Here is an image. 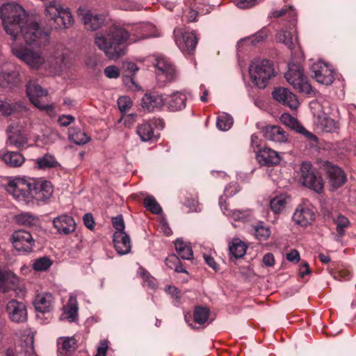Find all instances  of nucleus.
I'll list each match as a JSON object with an SVG mask.
<instances>
[{
  "label": "nucleus",
  "instance_id": "obj_22",
  "mask_svg": "<svg viewBox=\"0 0 356 356\" xmlns=\"http://www.w3.org/2000/svg\"><path fill=\"white\" fill-rule=\"evenodd\" d=\"M114 248L120 255L128 254L131 250V241L126 232H115L113 234Z\"/></svg>",
  "mask_w": 356,
  "mask_h": 356
},
{
  "label": "nucleus",
  "instance_id": "obj_49",
  "mask_svg": "<svg viewBox=\"0 0 356 356\" xmlns=\"http://www.w3.org/2000/svg\"><path fill=\"white\" fill-rule=\"evenodd\" d=\"M143 204L145 207L154 214H160L162 212V208L152 195L146 197L144 199Z\"/></svg>",
  "mask_w": 356,
  "mask_h": 356
},
{
  "label": "nucleus",
  "instance_id": "obj_19",
  "mask_svg": "<svg viewBox=\"0 0 356 356\" xmlns=\"http://www.w3.org/2000/svg\"><path fill=\"white\" fill-rule=\"evenodd\" d=\"M53 225L58 234L64 235L74 232L76 229V223L74 218L66 214L54 218Z\"/></svg>",
  "mask_w": 356,
  "mask_h": 356
},
{
  "label": "nucleus",
  "instance_id": "obj_6",
  "mask_svg": "<svg viewBox=\"0 0 356 356\" xmlns=\"http://www.w3.org/2000/svg\"><path fill=\"white\" fill-rule=\"evenodd\" d=\"M284 77L293 88L300 93L310 94L312 86L309 83L303 72L301 65L298 63H289V69Z\"/></svg>",
  "mask_w": 356,
  "mask_h": 356
},
{
  "label": "nucleus",
  "instance_id": "obj_32",
  "mask_svg": "<svg viewBox=\"0 0 356 356\" xmlns=\"http://www.w3.org/2000/svg\"><path fill=\"white\" fill-rule=\"evenodd\" d=\"M78 314V306L75 298L70 297L66 306L64 307L63 318L70 322L75 321Z\"/></svg>",
  "mask_w": 356,
  "mask_h": 356
},
{
  "label": "nucleus",
  "instance_id": "obj_20",
  "mask_svg": "<svg viewBox=\"0 0 356 356\" xmlns=\"http://www.w3.org/2000/svg\"><path fill=\"white\" fill-rule=\"evenodd\" d=\"M165 98L158 92L146 93L141 100L143 108L148 111L161 110L165 105Z\"/></svg>",
  "mask_w": 356,
  "mask_h": 356
},
{
  "label": "nucleus",
  "instance_id": "obj_35",
  "mask_svg": "<svg viewBox=\"0 0 356 356\" xmlns=\"http://www.w3.org/2000/svg\"><path fill=\"white\" fill-rule=\"evenodd\" d=\"M293 28L290 27V31L282 29L277 34V39L280 42L285 44L289 49H292L294 47V39L293 36V32H296V30H293ZM298 38L296 36L295 40L297 41Z\"/></svg>",
  "mask_w": 356,
  "mask_h": 356
},
{
  "label": "nucleus",
  "instance_id": "obj_45",
  "mask_svg": "<svg viewBox=\"0 0 356 356\" xmlns=\"http://www.w3.org/2000/svg\"><path fill=\"white\" fill-rule=\"evenodd\" d=\"M286 204V197L284 195H280L275 197L270 201V206L272 211L275 213L282 212Z\"/></svg>",
  "mask_w": 356,
  "mask_h": 356
},
{
  "label": "nucleus",
  "instance_id": "obj_53",
  "mask_svg": "<svg viewBox=\"0 0 356 356\" xmlns=\"http://www.w3.org/2000/svg\"><path fill=\"white\" fill-rule=\"evenodd\" d=\"M219 204L224 213L227 211V216L232 218L235 220H243L245 218V213L239 210L228 211L227 207L222 204V197L220 198Z\"/></svg>",
  "mask_w": 356,
  "mask_h": 356
},
{
  "label": "nucleus",
  "instance_id": "obj_57",
  "mask_svg": "<svg viewBox=\"0 0 356 356\" xmlns=\"http://www.w3.org/2000/svg\"><path fill=\"white\" fill-rule=\"evenodd\" d=\"M74 121V118L71 115H63L58 117V122L60 126L67 127Z\"/></svg>",
  "mask_w": 356,
  "mask_h": 356
},
{
  "label": "nucleus",
  "instance_id": "obj_11",
  "mask_svg": "<svg viewBox=\"0 0 356 356\" xmlns=\"http://www.w3.org/2000/svg\"><path fill=\"white\" fill-rule=\"evenodd\" d=\"M302 184L316 193L322 192L323 181L321 177H317L314 172L312 165L309 162H304L300 168Z\"/></svg>",
  "mask_w": 356,
  "mask_h": 356
},
{
  "label": "nucleus",
  "instance_id": "obj_52",
  "mask_svg": "<svg viewBox=\"0 0 356 356\" xmlns=\"http://www.w3.org/2000/svg\"><path fill=\"white\" fill-rule=\"evenodd\" d=\"M266 36L267 33L266 31L261 30L248 38L242 39L241 42H247L250 45H256L257 43L263 41L266 38Z\"/></svg>",
  "mask_w": 356,
  "mask_h": 356
},
{
  "label": "nucleus",
  "instance_id": "obj_18",
  "mask_svg": "<svg viewBox=\"0 0 356 356\" xmlns=\"http://www.w3.org/2000/svg\"><path fill=\"white\" fill-rule=\"evenodd\" d=\"M272 95L274 99L293 110L298 107L299 102L296 96L287 88H277L273 92Z\"/></svg>",
  "mask_w": 356,
  "mask_h": 356
},
{
  "label": "nucleus",
  "instance_id": "obj_56",
  "mask_svg": "<svg viewBox=\"0 0 356 356\" xmlns=\"http://www.w3.org/2000/svg\"><path fill=\"white\" fill-rule=\"evenodd\" d=\"M104 74L109 79H117L120 76V71L117 67L110 65L104 69Z\"/></svg>",
  "mask_w": 356,
  "mask_h": 356
},
{
  "label": "nucleus",
  "instance_id": "obj_47",
  "mask_svg": "<svg viewBox=\"0 0 356 356\" xmlns=\"http://www.w3.org/2000/svg\"><path fill=\"white\" fill-rule=\"evenodd\" d=\"M280 121L282 124L290 127L291 129L298 131V129L304 130V127L300 124V122L293 117L289 113H283L280 116Z\"/></svg>",
  "mask_w": 356,
  "mask_h": 356
},
{
  "label": "nucleus",
  "instance_id": "obj_9",
  "mask_svg": "<svg viewBox=\"0 0 356 356\" xmlns=\"http://www.w3.org/2000/svg\"><path fill=\"white\" fill-rule=\"evenodd\" d=\"M174 36L176 44L184 54H193L197 43V38L193 31L176 28Z\"/></svg>",
  "mask_w": 356,
  "mask_h": 356
},
{
  "label": "nucleus",
  "instance_id": "obj_48",
  "mask_svg": "<svg viewBox=\"0 0 356 356\" xmlns=\"http://www.w3.org/2000/svg\"><path fill=\"white\" fill-rule=\"evenodd\" d=\"M210 311L206 307H196L193 312L194 321L200 325L204 324L209 318Z\"/></svg>",
  "mask_w": 356,
  "mask_h": 356
},
{
  "label": "nucleus",
  "instance_id": "obj_15",
  "mask_svg": "<svg viewBox=\"0 0 356 356\" xmlns=\"http://www.w3.org/2000/svg\"><path fill=\"white\" fill-rule=\"evenodd\" d=\"M9 319L15 323H24L27 319V310L25 305L17 300L12 299L6 308Z\"/></svg>",
  "mask_w": 356,
  "mask_h": 356
},
{
  "label": "nucleus",
  "instance_id": "obj_31",
  "mask_svg": "<svg viewBox=\"0 0 356 356\" xmlns=\"http://www.w3.org/2000/svg\"><path fill=\"white\" fill-rule=\"evenodd\" d=\"M333 222L336 225V231L337 232L335 240L339 241L345 235L346 229L350 226V222L348 218L343 215H338L336 218H334Z\"/></svg>",
  "mask_w": 356,
  "mask_h": 356
},
{
  "label": "nucleus",
  "instance_id": "obj_4",
  "mask_svg": "<svg viewBox=\"0 0 356 356\" xmlns=\"http://www.w3.org/2000/svg\"><path fill=\"white\" fill-rule=\"evenodd\" d=\"M26 94L31 102L39 110L51 118L56 115L55 105L49 101L47 90L37 83L30 81L26 86Z\"/></svg>",
  "mask_w": 356,
  "mask_h": 356
},
{
  "label": "nucleus",
  "instance_id": "obj_36",
  "mask_svg": "<svg viewBox=\"0 0 356 356\" xmlns=\"http://www.w3.org/2000/svg\"><path fill=\"white\" fill-rule=\"evenodd\" d=\"M185 5L186 8L184 10L182 16L183 20L187 22H194L197 16V7L194 0H186Z\"/></svg>",
  "mask_w": 356,
  "mask_h": 356
},
{
  "label": "nucleus",
  "instance_id": "obj_25",
  "mask_svg": "<svg viewBox=\"0 0 356 356\" xmlns=\"http://www.w3.org/2000/svg\"><path fill=\"white\" fill-rule=\"evenodd\" d=\"M58 356H73L76 350V341L72 337H60L57 342Z\"/></svg>",
  "mask_w": 356,
  "mask_h": 356
},
{
  "label": "nucleus",
  "instance_id": "obj_30",
  "mask_svg": "<svg viewBox=\"0 0 356 356\" xmlns=\"http://www.w3.org/2000/svg\"><path fill=\"white\" fill-rule=\"evenodd\" d=\"M68 138L79 145H84L90 140V137L78 127H72L69 129Z\"/></svg>",
  "mask_w": 356,
  "mask_h": 356
},
{
  "label": "nucleus",
  "instance_id": "obj_61",
  "mask_svg": "<svg viewBox=\"0 0 356 356\" xmlns=\"http://www.w3.org/2000/svg\"><path fill=\"white\" fill-rule=\"evenodd\" d=\"M108 341L103 340L100 342V346L97 348V354L95 356H106L108 349Z\"/></svg>",
  "mask_w": 356,
  "mask_h": 356
},
{
  "label": "nucleus",
  "instance_id": "obj_10",
  "mask_svg": "<svg viewBox=\"0 0 356 356\" xmlns=\"http://www.w3.org/2000/svg\"><path fill=\"white\" fill-rule=\"evenodd\" d=\"M153 64L156 68V78L159 81L167 83L176 79L177 73L175 67L166 58L155 57Z\"/></svg>",
  "mask_w": 356,
  "mask_h": 356
},
{
  "label": "nucleus",
  "instance_id": "obj_21",
  "mask_svg": "<svg viewBox=\"0 0 356 356\" xmlns=\"http://www.w3.org/2000/svg\"><path fill=\"white\" fill-rule=\"evenodd\" d=\"M262 131L266 140L274 143H282L288 140L287 133L280 126L267 125L263 128Z\"/></svg>",
  "mask_w": 356,
  "mask_h": 356
},
{
  "label": "nucleus",
  "instance_id": "obj_46",
  "mask_svg": "<svg viewBox=\"0 0 356 356\" xmlns=\"http://www.w3.org/2000/svg\"><path fill=\"white\" fill-rule=\"evenodd\" d=\"M27 142V138L21 133H13L8 136V143L17 148L24 147Z\"/></svg>",
  "mask_w": 356,
  "mask_h": 356
},
{
  "label": "nucleus",
  "instance_id": "obj_1",
  "mask_svg": "<svg viewBox=\"0 0 356 356\" xmlns=\"http://www.w3.org/2000/svg\"><path fill=\"white\" fill-rule=\"evenodd\" d=\"M1 19L6 32L10 35L15 41L22 38L27 47H23L13 44V54L24 61L31 68L38 70L42 65L56 67L64 63L63 52L57 51L46 63L41 49L49 42V35L40 29L37 22H29L26 18L24 8L17 3L3 4L0 8Z\"/></svg>",
  "mask_w": 356,
  "mask_h": 356
},
{
  "label": "nucleus",
  "instance_id": "obj_62",
  "mask_svg": "<svg viewBox=\"0 0 356 356\" xmlns=\"http://www.w3.org/2000/svg\"><path fill=\"white\" fill-rule=\"evenodd\" d=\"M83 220L86 227H87L90 229H92L94 228L95 222L92 214L86 213L83 217Z\"/></svg>",
  "mask_w": 356,
  "mask_h": 356
},
{
  "label": "nucleus",
  "instance_id": "obj_50",
  "mask_svg": "<svg viewBox=\"0 0 356 356\" xmlns=\"http://www.w3.org/2000/svg\"><path fill=\"white\" fill-rule=\"evenodd\" d=\"M116 6L118 8L124 10H141L143 6L131 0H118Z\"/></svg>",
  "mask_w": 356,
  "mask_h": 356
},
{
  "label": "nucleus",
  "instance_id": "obj_39",
  "mask_svg": "<svg viewBox=\"0 0 356 356\" xmlns=\"http://www.w3.org/2000/svg\"><path fill=\"white\" fill-rule=\"evenodd\" d=\"M18 224L27 227L35 226L39 223L38 218L31 213H22L15 217Z\"/></svg>",
  "mask_w": 356,
  "mask_h": 356
},
{
  "label": "nucleus",
  "instance_id": "obj_44",
  "mask_svg": "<svg viewBox=\"0 0 356 356\" xmlns=\"http://www.w3.org/2000/svg\"><path fill=\"white\" fill-rule=\"evenodd\" d=\"M233 122V118L230 115L227 113H222L218 117L216 126L219 130L225 131L229 130L232 127Z\"/></svg>",
  "mask_w": 356,
  "mask_h": 356
},
{
  "label": "nucleus",
  "instance_id": "obj_5",
  "mask_svg": "<svg viewBox=\"0 0 356 356\" xmlns=\"http://www.w3.org/2000/svg\"><path fill=\"white\" fill-rule=\"evenodd\" d=\"M249 72L252 82L259 88H266L268 81L276 75L273 63L268 59L252 62Z\"/></svg>",
  "mask_w": 356,
  "mask_h": 356
},
{
  "label": "nucleus",
  "instance_id": "obj_63",
  "mask_svg": "<svg viewBox=\"0 0 356 356\" xmlns=\"http://www.w3.org/2000/svg\"><path fill=\"white\" fill-rule=\"evenodd\" d=\"M263 263L266 266H272L275 264L274 256L272 253H267L263 257Z\"/></svg>",
  "mask_w": 356,
  "mask_h": 356
},
{
  "label": "nucleus",
  "instance_id": "obj_38",
  "mask_svg": "<svg viewBox=\"0 0 356 356\" xmlns=\"http://www.w3.org/2000/svg\"><path fill=\"white\" fill-rule=\"evenodd\" d=\"M251 232L259 241H266L270 235L269 227L265 226L261 222L254 225Z\"/></svg>",
  "mask_w": 356,
  "mask_h": 356
},
{
  "label": "nucleus",
  "instance_id": "obj_40",
  "mask_svg": "<svg viewBox=\"0 0 356 356\" xmlns=\"http://www.w3.org/2000/svg\"><path fill=\"white\" fill-rule=\"evenodd\" d=\"M246 245L238 239L232 241L229 245V252L234 257L241 258L246 252Z\"/></svg>",
  "mask_w": 356,
  "mask_h": 356
},
{
  "label": "nucleus",
  "instance_id": "obj_27",
  "mask_svg": "<svg viewBox=\"0 0 356 356\" xmlns=\"http://www.w3.org/2000/svg\"><path fill=\"white\" fill-rule=\"evenodd\" d=\"M327 175L330 185L338 188L341 186L346 181V177L343 171L338 166L330 165L327 167Z\"/></svg>",
  "mask_w": 356,
  "mask_h": 356
},
{
  "label": "nucleus",
  "instance_id": "obj_33",
  "mask_svg": "<svg viewBox=\"0 0 356 356\" xmlns=\"http://www.w3.org/2000/svg\"><path fill=\"white\" fill-rule=\"evenodd\" d=\"M317 123L326 132L332 133L339 129V122L326 115L318 116Z\"/></svg>",
  "mask_w": 356,
  "mask_h": 356
},
{
  "label": "nucleus",
  "instance_id": "obj_34",
  "mask_svg": "<svg viewBox=\"0 0 356 356\" xmlns=\"http://www.w3.org/2000/svg\"><path fill=\"white\" fill-rule=\"evenodd\" d=\"M177 257L183 259L189 260L193 258L191 246L181 239H177L175 243Z\"/></svg>",
  "mask_w": 356,
  "mask_h": 356
},
{
  "label": "nucleus",
  "instance_id": "obj_24",
  "mask_svg": "<svg viewBox=\"0 0 356 356\" xmlns=\"http://www.w3.org/2000/svg\"><path fill=\"white\" fill-rule=\"evenodd\" d=\"M54 298L50 293L38 294L33 301L35 309L42 313H48L54 308Z\"/></svg>",
  "mask_w": 356,
  "mask_h": 356
},
{
  "label": "nucleus",
  "instance_id": "obj_16",
  "mask_svg": "<svg viewBox=\"0 0 356 356\" xmlns=\"http://www.w3.org/2000/svg\"><path fill=\"white\" fill-rule=\"evenodd\" d=\"M77 15L81 17L86 29L92 31L99 29L105 21L103 15L94 14L90 10L83 9L81 7L77 10Z\"/></svg>",
  "mask_w": 356,
  "mask_h": 356
},
{
  "label": "nucleus",
  "instance_id": "obj_2",
  "mask_svg": "<svg viewBox=\"0 0 356 356\" xmlns=\"http://www.w3.org/2000/svg\"><path fill=\"white\" fill-rule=\"evenodd\" d=\"M155 26L149 22H140L127 31L121 27H113L107 33H97L95 44L110 59H116L124 55V44H131L151 37H156Z\"/></svg>",
  "mask_w": 356,
  "mask_h": 356
},
{
  "label": "nucleus",
  "instance_id": "obj_23",
  "mask_svg": "<svg viewBox=\"0 0 356 356\" xmlns=\"http://www.w3.org/2000/svg\"><path fill=\"white\" fill-rule=\"evenodd\" d=\"M257 159L262 165L273 166L280 163L279 154L268 147H264L257 154Z\"/></svg>",
  "mask_w": 356,
  "mask_h": 356
},
{
  "label": "nucleus",
  "instance_id": "obj_55",
  "mask_svg": "<svg viewBox=\"0 0 356 356\" xmlns=\"http://www.w3.org/2000/svg\"><path fill=\"white\" fill-rule=\"evenodd\" d=\"M112 224L113 227L116 229L115 232H124V222L122 215H118L112 218Z\"/></svg>",
  "mask_w": 356,
  "mask_h": 356
},
{
  "label": "nucleus",
  "instance_id": "obj_13",
  "mask_svg": "<svg viewBox=\"0 0 356 356\" xmlns=\"http://www.w3.org/2000/svg\"><path fill=\"white\" fill-rule=\"evenodd\" d=\"M30 191V200L34 199L44 202L51 197L53 186L49 181L34 179V184H31Z\"/></svg>",
  "mask_w": 356,
  "mask_h": 356
},
{
  "label": "nucleus",
  "instance_id": "obj_64",
  "mask_svg": "<svg viewBox=\"0 0 356 356\" xmlns=\"http://www.w3.org/2000/svg\"><path fill=\"white\" fill-rule=\"evenodd\" d=\"M298 133H300L301 134H303L305 136V137L309 139L311 141L316 142L317 141V137L313 134L312 133L306 130V129L304 127V130H301L300 129H298L297 131Z\"/></svg>",
  "mask_w": 356,
  "mask_h": 356
},
{
  "label": "nucleus",
  "instance_id": "obj_3",
  "mask_svg": "<svg viewBox=\"0 0 356 356\" xmlns=\"http://www.w3.org/2000/svg\"><path fill=\"white\" fill-rule=\"evenodd\" d=\"M44 14L52 29H66L74 24L71 10L58 1H51L45 6Z\"/></svg>",
  "mask_w": 356,
  "mask_h": 356
},
{
  "label": "nucleus",
  "instance_id": "obj_41",
  "mask_svg": "<svg viewBox=\"0 0 356 356\" xmlns=\"http://www.w3.org/2000/svg\"><path fill=\"white\" fill-rule=\"evenodd\" d=\"M137 134L142 141L150 140L154 136V131L148 122H143L138 126Z\"/></svg>",
  "mask_w": 356,
  "mask_h": 356
},
{
  "label": "nucleus",
  "instance_id": "obj_37",
  "mask_svg": "<svg viewBox=\"0 0 356 356\" xmlns=\"http://www.w3.org/2000/svg\"><path fill=\"white\" fill-rule=\"evenodd\" d=\"M3 160L11 167L20 166L24 162V156L18 152H10L3 156Z\"/></svg>",
  "mask_w": 356,
  "mask_h": 356
},
{
  "label": "nucleus",
  "instance_id": "obj_29",
  "mask_svg": "<svg viewBox=\"0 0 356 356\" xmlns=\"http://www.w3.org/2000/svg\"><path fill=\"white\" fill-rule=\"evenodd\" d=\"M26 110V107L20 102L10 104L0 99V115L9 116L15 112Z\"/></svg>",
  "mask_w": 356,
  "mask_h": 356
},
{
  "label": "nucleus",
  "instance_id": "obj_7",
  "mask_svg": "<svg viewBox=\"0 0 356 356\" xmlns=\"http://www.w3.org/2000/svg\"><path fill=\"white\" fill-rule=\"evenodd\" d=\"M31 184L34 179L31 177H15L10 181L6 186V191L19 201H30Z\"/></svg>",
  "mask_w": 356,
  "mask_h": 356
},
{
  "label": "nucleus",
  "instance_id": "obj_26",
  "mask_svg": "<svg viewBox=\"0 0 356 356\" xmlns=\"http://www.w3.org/2000/svg\"><path fill=\"white\" fill-rule=\"evenodd\" d=\"M186 99L184 92H175L165 97V105L171 111H180L186 107Z\"/></svg>",
  "mask_w": 356,
  "mask_h": 356
},
{
  "label": "nucleus",
  "instance_id": "obj_14",
  "mask_svg": "<svg viewBox=\"0 0 356 356\" xmlns=\"http://www.w3.org/2000/svg\"><path fill=\"white\" fill-rule=\"evenodd\" d=\"M14 248L18 252H30L34 245V240L31 234L24 229L15 231L12 235Z\"/></svg>",
  "mask_w": 356,
  "mask_h": 356
},
{
  "label": "nucleus",
  "instance_id": "obj_60",
  "mask_svg": "<svg viewBox=\"0 0 356 356\" xmlns=\"http://www.w3.org/2000/svg\"><path fill=\"white\" fill-rule=\"evenodd\" d=\"M286 258L291 262L298 263L300 261V254L296 250H292L286 254Z\"/></svg>",
  "mask_w": 356,
  "mask_h": 356
},
{
  "label": "nucleus",
  "instance_id": "obj_51",
  "mask_svg": "<svg viewBox=\"0 0 356 356\" xmlns=\"http://www.w3.org/2000/svg\"><path fill=\"white\" fill-rule=\"evenodd\" d=\"M51 265V260L47 257H43L35 261L33 268L37 271H44L49 268Z\"/></svg>",
  "mask_w": 356,
  "mask_h": 356
},
{
  "label": "nucleus",
  "instance_id": "obj_28",
  "mask_svg": "<svg viewBox=\"0 0 356 356\" xmlns=\"http://www.w3.org/2000/svg\"><path fill=\"white\" fill-rule=\"evenodd\" d=\"M19 73L16 71L1 72L0 73V86L14 89L19 86Z\"/></svg>",
  "mask_w": 356,
  "mask_h": 356
},
{
  "label": "nucleus",
  "instance_id": "obj_43",
  "mask_svg": "<svg viewBox=\"0 0 356 356\" xmlns=\"http://www.w3.org/2000/svg\"><path fill=\"white\" fill-rule=\"evenodd\" d=\"M36 163L40 169L55 168L58 165L55 157L50 154H45L42 157L38 158Z\"/></svg>",
  "mask_w": 356,
  "mask_h": 356
},
{
  "label": "nucleus",
  "instance_id": "obj_8",
  "mask_svg": "<svg viewBox=\"0 0 356 356\" xmlns=\"http://www.w3.org/2000/svg\"><path fill=\"white\" fill-rule=\"evenodd\" d=\"M316 212L315 207L309 201H303L296 209L292 220L298 226L307 227L314 222Z\"/></svg>",
  "mask_w": 356,
  "mask_h": 356
},
{
  "label": "nucleus",
  "instance_id": "obj_12",
  "mask_svg": "<svg viewBox=\"0 0 356 356\" xmlns=\"http://www.w3.org/2000/svg\"><path fill=\"white\" fill-rule=\"evenodd\" d=\"M312 76L315 80L323 85L330 86L334 80L335 72L334 69L324 62L318 61L311 67Z\"/></svg>",
  "mask_w": 356,
  "mask_h": 356
},
{
  "label": "nucleus",
  "instance_id": "obj_59",
  "mask_svg": "<svg viewBox=\"0 0 356 356\" xmlns=\"http://www.w3.org/2000/svg\"><path fill=\"white\" fill-rule=\"evenodd\" d=\"M256 0H236V4L239 8L245 9L254 6Z\"/></svg>",
  "mask_w": 356,
  "mask_h": 356
},
{
  "label": "nucleus",
  "instance_id": "obj_54",
  "mask_svg": "<svg viewBox=\"0 0 356 356\" xmlns=\"http://www.w3.org/2000/svg\"><path fill=\"white\" fill-rule=\"evenodd\" d=\"M119 109L122 112L127 111L132 106V102L129 97H120L118 100Z\"/></svg>",
  "mask_w": 356,
  "mask_h": 356
},
{
  "label": "nucleus",
  "instance_id": "obj_42",
  "mask_svg": "<svg viewBox=\"0 0 356 356\" xmlns=\"http://www.w3.org/2000/svg\"><path fill=\"white\" fill-rule=\"evenodd\" d=\"M165 264L169 268L174 269L177 273H187L179 258L176 254L169 255L165 259Z\"/></svg>",
  "mask_w": 356,
  "mask_h": 356
},
{
  "label": "nucleus",
  "instance_id": "obj_58",
  "mask_svg": "<svg viewBox=\"0 0 356 356\" xmlns=\"http://www.w3.org/2000/svg\"><path fill=\"white\" fill-rule=\"evenodd\" d=\"M203 258L205 263L215 271H218L219 270L218 265L213 257L207 254H204Z\"/></svg>",
  "mask_w": 356,
  "mask_h": 356
},
{
  "label": "nucleus",
  "instance_id": "obj_17",
  "mask_svg": "<svg viewBox=\"0 0 356 356\" xmlns=\"http://www.w3.org/2000/svg\"><path fill=\"white\" fill-rule=\"evenodd\" d=\"M19 278L10 270H0V293H8L16 291Z\"/></svg>",
  "mask_w": 356,
  "mask_h": 356
}]
</instances>
